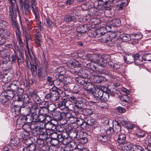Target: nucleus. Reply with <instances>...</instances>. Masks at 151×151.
<instances>
[{
  "mask_svg": "<svg viewBox=\"0 0 151 151\" xmlns=\"http://www.w3.org/2000/svg\"><path fill=\"white\" fill-rule=\"evenodd\" d=\"M91 81L95 83H100V76L92 75L90 76Z\"/></svg>",
  "mask_w": 151,
  "mask_h": 151,
  "instance_id": "cd10ccee",
  "label": "nucleus"
},
{
  "mask_svg": "<svg viewBox=\"0 0 151 151\" xmlns=\"http://www.w3.org/2000/svg\"><path fill=\"white\" fill-rule=\"evenodd\" d=\"M9 99L5 93H2L0 95V101L3 103L7 102Z\"/></svg>",
  "mask_w": 151,
  "mask_h": 151,
  "instance_id": "473e14b6",
  "label": "nucleus"
},
{
  "mask_svg": "<svg viewBox=\"0 0 151 151\" xmlns=\"http://www.w3.org/2000/svg\"><path fill=\"white\" fill-rule=\"evenodd\" d=\"M140 57L145 60L150 61L151 60V54H145L143 55L142 57L140 56Z\"/></svg>",
  "mask_w": 151,
  "mask_h": 151,
  "instance_id": "603ef678",
  "label": "nucleus"
},
{
  "mask_svg": "<svg viewBox=\"0 0 151 151\" xmlns=\"http://www.w3.org/2000/svg\"><path fill=\"white\" fill-rule=\"evenodd\" d=\"M61 115L62 116V122L63 121H65L64 123L62 122H61V124H62V125L65 124L67 122V120H69L71 122L72 121H73V118H74V116L70 113L68 112L65 113L63 111L62 112Z\"/></svg>",
  "mask_w": 151,
  "mask_h": 151,
  "instance_id": "0eeeda50",
  "label": "nucleus"
},
{
  "mask_svg": "<svg viewBox=\"0 0 151 151\" xmlns=\"http://www.w3.org/2000/svg\"><path fill=\"white\" fill-rule=\"evenodd\" d=\"M38 111L40 114L46 115L48 110L46 108L44 107L39 109Z\"/></svg>",
  "mask_w": 151,
  "mask_h": 151,
  "instance_id": "680f3d73",
  "label": "nucleus"
},
{
  "mask_svg": "<svg viewBox=\"0 0 151 151\" xmlns=\"http://www.w3.org/2000/svg\"><path fill=\"white\" fill-rule=\"evenodd\" d=\"M106 32V30L104 28H101L96 30L93 32H91V36L92 37H94L96 38H98L102 36L103 37L102 39H101V41L102 42L108 43L109 40L106 39L105 37Z\"/></svg>",
  "mask_w": 151,
  "mask_h": 151,
  "instance_id": "20e7f679",
  "label": "nucleus"
},
{
  "mask_svg": "<svg viewBox=\"0 0 151 151\" xmlns=\"http://www.w3.org/2000/svg\"><path fill=\"white\" fill-rule=\"evenodd\" d=\"M8 74L7 71H5L3 74L1 73L0 72V77L2 78L3 82L5 83H8L11 79L10 77L7 76Z\"/></svg>",
  "mask_w": 151,
  "mask_h": 151,
  "instance_id": "a211bd4d",
  "label": "nucleus"
},
{
  "mask_svg": "<svg viewBox=\"0 0 151 151\" xmlns=\"http://www.w3.org/2000/svg\"><path fill=\"white\" fill-rule=\"evenodd\" d=\"M55 81L56 85L58 86H63V84L62 79H57Z\"/></svg>",
  "mask_w": 151,
  "mask_h": 151,
  "instance_id": "e2e57ef3",
  "label": "nucleus"
},
{
  "mask_svg": "<svg viewBox=\"0 0 151 151\" xmlns=\"http://www.w3.org/2000/svg\"><path fill=\"white\" fill-rule=\"evenodd\" d=\"M39 125H38V129L39 130L43 129H45V128L47 126V123L45 122H39Z\"/></svg>",
  "mask_w": 151,
  "mask_h": 151,
  "instance_id": "5fc2aeb1",
  "label": "nucleus"
},
{
  "mask_svg": "<svg viewBox=\"0 0 151 151\" xmlns=\"http://www.w3.org/2000/svg\"><path fill=\"white\" fill-rule=\"evenodd\" d=\"M67 66L70 69L78 67L80 66L79 62L76 60H70L66 63Z\"/></svg>",
  "mask_w": 151,
  "mask_h": 151,
  "instance_id": "ddd939ff",
  "label": "nucleus"
},
{
  "mask_svg": "<svg viewBox=\"0 0 151 151\" xmlns=\"http://www.w3.org/2000/svg\"><path fill=\"white\" fill-rule=\"evenodd\" d=\"M102 122L104 124L107 125L109 124V120L108 118L107 117H104L101 120Z\"/></svg>",
  "mask_w": 151,
  "mask_h": 151,
  "instance_id": "774afa93",
  "label": "nucleus"
},
{
  "mask_svg": "<svg viewBox=\"0 0 151 151\" xmlns=\"http://www.w3.org/2000/svg\"><path fill=\"white\" fill-rule=\"evenodd\" d=\"M29 96L26 95L24 96V98H23L22 100L21 101V104L24 105V104H29L30 103V102L29 101Z\"/></svg>",
  "mask_w": 151,
  "mask_h": 151,
  "instance_id": "13d9d810",
  "label": "nucleus"
},
{
  "mask_svg": "<svg viewBox=\"0 0 151 151\" xmlns=\"http://www.w3.org/2000/svg\"><path fill=\"white\" fill-rule=\"evenodd\" d=\"M83 121V120L81 118H78L77 115L75 114L74 116L73 121H72L71 123H74L76 122H77V123L78 124V123H81Z\"/></svg>",
  "mask_w": 151,
  "mask_h": 151,
  "instance_id": "c03bdc74",
  "label": "nucleus"
},
{
  "mask_svg": "<svg viewBox=\"0 0 151 151\" xmlns=\"http://www.w3.org/2000/svg\"><path fill=\"white\" fill-rule=\"evenodd\" d=\"M106 133L107 135L111 136L113 135L114 133V130L113 128L110 127L106 130Z\"/></svg>",
  "mask_w": 151,
  "mask_h": 151,
  "instance_id": "864d4df0",
  "label": "nucleus"
},
{
  "mask_svg": "<svg viewBox=\"0 0 151 151\" xmlns=\"http://www.w3.org/2000/svg\"><path fill=\"white\" fill-rule=\"evenodd\" d=\"M132 36L134 37V39L135 40H138L142 38V36L141 34H134L132 35Z\"/></svg>",
  "mask_w": 151,
  "mask_h": 151,
  "instance_id": "338daca9",
  "label": "nucleus"
},
{
  "mask_svg": "<svg viewBox=\"0 0 151 151\" xmlns=\"http://www.w3.org/2000/svg\"><path fill=\"white\" fill-rule=\"evenodd\" d=\"M32 9L34 14L35 15V18L37 19L38 18L39 14L38 11V8L36 6H32Z\"/></svg>",
  "mask_w": 151,
  "mask_h": 151,
  "instance_id": "a19ab883",
  "label": "nucleus"
},
{
  "mask_svg": "<svg viewBox=\"0 0 151 151\" xmlns=\"http://www.w3.org/2000/svg\"><path fill=\"white\" fill-rule=\"evenodd\" d=\"M39 125V122H32L30 125V128L31 129L34 130L38 127Z\"/></svg>",
  "mask_w": 151,
  "mask_h": 151,
  "instance_id": "bf43d9fd",
  "label": "nucleus"
},
{
  "mask_svg": "<svg viewBox=\"0 0 151 151\" xmlns=\"http://www.w3.org/2000/svg\"><path fill=\"white\" fill-rule=\"evenodd\" d=\"M127 1V0H122L121 3L118 6L119 10H122L123 9V7L127 4V3L126 2Z\"/></svg>",
  "mask_w": 151,
  "mask_h": 151,
  "instance_id": "de8ad7c7",
  "label": "nucleus"
},
{
  "mask_svg": "<svg viewBox=\"0 0 151 151\" xmlns=\"http://www.w3.org/2000/svg\"><path fill=\"white\" fill-rule=\"evenodd\" d=\"M58 94L56 92L51 93V101L52 102L56 101L59 98Z\"/></svg>",
  "mask_w": 151,
  "mask_h": 151,
  "instance_id": "4c0bfd02",
  "label": "nucleus"
},
{
  "mask_svg": "<svg viewBox=\"0 0 151 151\" xmlns=\"http://www.w3.org/2000/svg\"><path fill=\"white\" fill-rule=\"evenodd\" d=\"M19 82L17 80L13 81L9 85L7 88L10 89L11 90L16 91L19 88Z\"/></svg>",
  "mask_w": 151,
  "mask_h": 151,
  "instance_id": "4468645a",
  "label": "nucleus"
},
{
  "mask_svg": "<svg viewBox=\"0 0 151 151\" xmlns=\"http://www.w3.org/2000/svg\"><path fill=\"white\" fill-rule=\"evenodd\" d=\"M55 105L53 104H51L48 107L49 110L52 111V115L54 117H55L58 119H60V122H62V116H61V113L59 110L57 109H52V107L55 108Z\"/></svg>",
  "mask_w": 151,
  "mask_h": 151,
  "instance_id": "423d86ee",
  "label": "nucleus"
},
{
  "mask_svg": "<svg viewBox=\"0 0 151 151\" xmlns=\"http://www.w3.org/2000/svg\"><path fill=\"white\" fill-rule=\"evenodd\" d=\"M65 133H63L58 134V137L57 138V140L59 142H61L65 145L68 143L69 142L68 140V137H66L65 134Z\"/></svg>",
  "mask_w": 151,
  "mask_h": 151,
  "instance_id": "9b49d317",
  "label": "nucleus"
},
{
  "mask_svg": "<svg viewBox=\"0 0 151 151\" xmlns=\"http://www.w3.org/2000/svg\"><path fill=\"white\" fill-rule=\"evenodd\" d=\"M31 36L29 34H26L25 35V38L26 39V48L27 49V51H28L29 55H30V52L29 50V48L28 44L29 43L31 42H32V40L31 39Z\"/></svg>",
  "mask_w": 151,
  "mask_h": 151,
  "instance_id": "bb28decb",
  "label": "nucleus"
},
{
  "mask_svg": "<svg viewBox=\"0 0 151 151\" xmlns=\"http://www.w3.org/2000/svg\"><path fill=\"white\" fill-rule=\"evenodd\" d=\"M8 90L6 93V96H7L9 99H14V97L15 93L14 92V91L11 90L10 89L8 88H7Z\"/></svg>",
  "mask_w": 151,
  "mask_h": 151,
  "instance_id": "c756f323",
  "label": "nucleus"
},
{
  "mask_svg": "<svg viewBox=\"0 0 151 151\" xmlns=\"http://www.w3.org/2000/svg\"><path fill=\"white\" fill-rule=\"evenodd\" d=\"M120 121L121 122L122 125L125 127L127 124H128L129 121L126 120L123 118H120Z\"/></svg>",
  "mask_w": 151,
  "mask_h": 151,
  "instance_id": "0e129e2a",
  "label": "nucleus"
},
{
  "mask_svg": "<svg viewBox=\"0 0 151 151\" xmlns=\"http://www.w3.org/2000/svg\"><path fill=\"white\" fill-rule=\"evenodd\" d=\"M83 86L85 89L87 91H92L93 87V85L91 83L88 82H85Z\"/></svg>",
  "mask_w": 151,
  "mask_h": 151,
  "instance_id": "2f4dec72",
  "label": "nucleus"
},
{
  "mask_svg": "<svg viewBox=\"0 0 151 151\" xmlns=\"http://www.w3.org/2000/svg\"><path fill=\"white\" fill-rule=\"evenodd\" d=\"M76 81L77 83L83 86V85L86 82L84 78L81 77L77 78L76 79Z\"/></svg>",
  "mask_w": 151,
  "mask_h": 151,
  "instance_id": "8fccbe9b",
  "label": "nucleus"
},
{
  "mask_svg": "<svg viewBox=\"0 0 151 151\" xmlns=\"http://www.w3.org/2000/svg\"><path fill=\"white\" fill-rule=\"evenodd\" d=\"M97 64L92 62L88 63L86 65L87 68L91 69L92 70L96 71L97 70Z\"/></svg>",
  "mask_w": 151,
  "mask_h": 151,
  "instance_id": "c85d7f7f",
  "label": "nucleus"
},
{
  "mask_svg": "<svg viewBox=\"0 0 151 151\" xmlns=\"http://www.w3.org/2000/svg\"><path fill=\"white\" fill-rule=\"evenodd\" d=\"M32 115H33L35 114L37 111H38L39 109L36 106H33L31 108L29 109Z\"/></svg>",
  "mask_w": 151,
  "mask_h": 151,
  "instance_id": "37998d69",
  "label": "nucleus"
},
{
  "mask_svg": "<svg viewBox=\"0 0 151 151\" xmlns=\"http://www.w3.org/2000/svg\"><path fill=\"white\" fill-rule=\"evenodd\" d=\"M134 145L131 142H126L122 145L121 150L123 151H129L133 149Z\"/></svg>",
  "mask_w": 151,
  "mask_h": 151,
  "instance_id": "2eb2a0df",
  "label": "nucleus"
},
{
  "mask_svg": "<svg viewBox=\"0 0 151 151\" xmlns=\"http://www.w3.org/2000/svg\"><path fill=\"white\" fill-rule=\"evenodd\" d=\"M8 25V23L5 21L0 20V29L3 30Z\"/></svg>",
  "mask_w": 151,
  "mask_h": 151,
  "instance_id": "79ce46f5",
  "label": "nucleus"
},
{
  "mask_svg": "<svg viewBox=\"0 0 151 151\" xmlns=\"http://www.w3.org/2000/svg\"><path fill=\"white\" fill-rule=\"evenodd\" d=\"M66 131L68 133V136L72 139H79L78 137V132L73 129H71L69 130V129H67Z\"/></svg>",
  "mask_w": 151,
  "mask_h": 151,
  "instance_id": "f3484780",
  "label": "nucleus"
},
{
  "mask_svg": "<svg viewBox=\"0 0 151 151\" xmlns=\"http://www.w3.org/2000/svg\"><path fill=\"white\" fill-rule=\"evenodd\" d=\"M21 32H17L16 35L17 38L19 41V45L20 47H22L23 45V42L21 37Z\"/></svg>",
  "mask_w": 151,
  "mask_h": 151,
  "instance_id": "a18cd8bd",
  "label": "nucleus"
},
{
  "mask_svg": "<svg viewBox=\"0 0 151 151\" xmlns=\"http://www.w3.org/2000/svg\"><path fill=\"white\" fill-rule=\"evenodd\" d=\"M31 96L33 100L37 104H40L41 101V99L40 96L35 92H33L31 94Z\"/></svg>",
  "mask_w": 151,
  "mask_h": 151,
  "instance_id": "4be33fe9",
  "label": "nucleus"
},
{
  "mask_svg": "<svg viewBox=\"0 0 151 151\" xmlns=\"http://www.w3.org/2000/svg\"><path fill=\"white\" fill-rule=\"evenodd\" d=\"M78 124L80 125L81 128L83 129H86L88 128V125L87 124V121L86 122H83L81 123H78Z\"/></svg>",
  "mask_w": 151,
  "mask_h": 151,
  "instance_id": "49530a36",
  "label": "nucleus"
},
{
  "mask_svg": "<svg viewBox=\"0 0 151 151\" xmlns=\"http://www.w3.org/2000/svg\"><path fill=\"white\" fill-rule=\"evenodd\" d=\"M14 98L13 100L15 101H20L21 103L23 98L22 94H18V93H16V94H15Z\"/></svg>",
  "mask_w": 151,
  "mask_h": 151,
  "instance_id": "58836bf2",
  "label": "nucleus"
},
{
  "mask_svg": "<svg viewBox=\"0 0 151 151\" xmlns=\"http://www.w3.org/2000/svg\"><path fill=\"white\" fill-rule=\"evenodd\" d=\"M100 62V66L102 67L111 66L113 63L110 61V56L108 55H102Z\"/></svg>",
  "mask_w": 151,
  "mask_h": 151,
  "instance_id": "39448f33",
  "label": "nucleus"
},
{
  "mask_svg": "<svg viewBox=\"0 0 151 151\" xmlns=\"http://www.w3.org/2000/svg\"><path fill=\"white\" fill-rule=\"evenodd\" d=\"M145 135V133L144 131L142 130H140V131L138 132L137 134V137H138L140 138L144 137Z\"/></svg>",
  "mask_w": 151,
  "mask_h": 151,
  "instance_id": "69168bd1",
  "label": "nucleus"
},
{
  "mask_svg": "<svg viewBox=\"0 0 151 151\" xmlns=\"http://www.w3.org/2000/svg\"><path fill=\"white\" fill-rule=\"evenodd\" d=\"M113 125L115 126L119 130L121 129V122L120 121V118L116 119L113 121Z\"/></svg>",
  "mask_w": 151,
  "mask_h": 151,
  "instance_id": "72a5a7b5",
  "label": "nucleus"
},
{
  "mask_svg": "<svg viewBox=\"0 0 151 151\" xmlns=\"http://www.w3.org/2000/svg\"><path fill=\"white\" fill-rule=\"evenodd\" d=\"M88 30V26L87 25H81L76 29L77 32L81 33H84Z\"/></svg>",
  "mask_w": 151,
  "mask_h": 151,
  "instance_id": "b1692460",
  "label": "nucleus"
},
{
  "mask_svg": "<svg viewBox=\"0 0 151 151\" xmlns=\"http://www.w3.org/2000/svg\"><path fill=\"white\" fill-rule=\"evenodd\" d=\"M57 105L59 107H61L63 106L67 107H68L69 106V109L71 108V106H73V105L71 103V102L69 100L65 98L62 99L58 102Z\"/></svg>",
  "mask_w": 151,
  "mask_h": 151,
  "instance_id": "6e6552de",
  "label": "nucleus"
},
{
  "mask_svg": "<svg viewBox=\"0 0 151 151\" xmlns=\"http://www.w3.org/2000/svg\"><path fill=\"white\" fill-rule=\"evenodd\" d=\"M52 133L51 132V131L49 132V135L50 136V139H57L58 137V134L54 132V131H52Z\"/></svg>",
  "mask_w": 151,
  "mask_h": 151,
  "instance_id": "09e8293b",
  "label": "nucleus"
},
{
  "mask_svg": "<svg viewBox=\"0 0 151 151\" xmlns=\"http://www.w3.org/2000/svg\"><path fill=\"white\" fill-rule=\"evenodd\" d=\"M110 24L113 27L119 26L120 25V21L118 19H114L110 22Z\"/></svg>",
  "mask_w": 151,
  "mask_h": 151,
  "instance_id": "c9c22d12",
  "label": "nucleus"
},
{
  "mask_svg": "<svg viewBox=\"0 0 151 151\" xmlns=\"http://www.w3.org/2000/svg\"><path fill=\"white\" fill-rule=\"evenodd\" d=\"M9 1L12 4V7L11 9L10 8L9 20L12 24L13 27L16 29L15 32L16 34L17 32H20L19 25L16 20V18L17 17V13L15 10V8L13 7L14 4L13 1L15 2V0H9Z\"/></svg>",
  "mask_w": 151,
  "mask_h": 151,
  "instance_id": "f03ea898",
  "label": "nucleus"
},
{
  "mask_svg": "<svg viewBox=\"0 0 151 151\" xmlns=\"http://www.w3.org/2000/svg\"><path fill=\"white\" fill-rule=\"evenodd\" d=\"M126 136L124 134L121 133L119 134L117 139V142L119 144L123 145L126 142Z\"/></svg>",
  "mask_w": 151,
  "mask_h": 151,
  "instance_id": "393cba45",
  "label": "nucleus"
},
{
  "mask_svg": "<svg viewBox=\"0 0 151 151\" xmlns=\"http://www.w3.org/2000/svg\"><path fill=\"white\" fill-rule=\"evenodd\" d=\"M109 96L108 93L104 92L103 93V97H102L101 100H102V101H103L104 102L107 101L109 100Z\"/></svg>",
  "mask_w": 151,
  "mask_h": 151,
  "instance_id": "4d7b16f0",
  "label": "nucleus"
},
{
  "mask_svg": "<svg viewBox=\"0 0 151 151\" xmlns=\"http://www.w3.org/2000/svg\"><path fill=\"white\" fill-rule=\"evenodd\" d=\"M21 5L24 6V8L28 12L30 13L32 9V6L29 5L26 0H19Z\"/></svg>",
  "mask_w": 151,
  "mask_h": 151,
  "instance_id": "dca6fc26",
  "label": "nucleus"
},
{
  "mask_svg": "<svg viewBox=\"0 0 151 151\" xmlns=\"http://www.w3.org/2000/svg\"><path fill=\"white\" fill-rule=\"evenodd\" d=\"M124 61L127 64H131L134 62L137 65H140L143 64L142 58L137 53L135 54L131 53L127 54L124 57Z\"/></svg>",
  "mask_w": 151,
  "mask_h": 151,
  "instance_id": "7ed1b4c3",
  "label": "nucleus"
},
{
  "mask_svg": "<svg viewBox=\"0 0 151 151\" xmlns=\"http://www.w3.org/2000/svg\"><path fill=\"white\" fill-rule=\"evenodd\" d=\"M133 151H144L143 147L139 145L134 144L133 148Z\"/></svg>",
  "mask_w": 151,
  "mask_h": 151,
  "instance_id": "3c124183",
  "label": "nucleus"
},
{
  "mask_svg": "<svg viewBox=\"0 0 151 151\" xmlns=\"http://www.w3.org/2000/svg\"><path fill=\"white\" fill-rule=\"evenodd\" d=\"M25 106L23 104L15 105L12 109V111L16 115H18L20 114L21 108H24Z\"/></svg>",
  "mask_w": 151,
  "mask_h": 151,
  "instance_id": "6ab92c4d",
  "label": "nucleus"
},
{
  "mask_svg": "<svg viewBox=\"0 0 151 151\" xmlns=\"http://www.w3.org/2000/svg\"><path fill=\"white\" fill-rule=\"evenodd\" d=\"M56 71L58 74L55 75V77L56 78H58L60 75H63L65 74V69L64 67H60L56 69Z\"/></svg>",
  "mask_w": 151,
  "mask_h": 151,
  "instance_id": "a878e982",
  "label": "nucleus"
},
{
  "mask_svg": "<svg viewBox=\"0 0 151 151\" xmlns=\"http://www.w3.org/2000/svg\"><path fill=\"white\" fill-rule=\"evenodd\" d=\"M50 120H47V126H50V128H47L48 129L47 132L49 131L51 132L52 133V131H54L55 129L56 128V124L55 123H53L52 122H55L54 120H52L50 121Z\"/></svg>",
  "mask_w": 151,
  "mask_h": 151,
  "instance_id": "412c9836",
  "label": "nucleus"
},
{
  "mask_svg": "<svg viewBox=\"0 0 151 151\" xmlns=\"http://www.w3.org/2000/svg\"><path fill=\"white\" fill-rule=\"evenodd\" d=\"M103 91L99 89H96L93 93V94L95 99L97 100H101L102 97L103 95Z\"/></svg>",
  "mask_w": 151,
  "mask_h": 151,
  "instance_id": "f8f14e48",
  "label": "nucleus"
},
{
  "mask_svg": "<svg viewBox=\"0 0 151 151\" xmlns=\"http://www.w3.org/2000/svg\"><path fill=\"white\" fill-rule=\"evenodd\" d=\"M121 38L124 42H127L130 40L131 39L130 35L128 34H122L121 35Z\"/></svg>",
  "mask_w": 151,
  "mask_h": 151,
  "instance_id": "e433bc0d",
  "label": "nucleus"
},
{
  "mask_svg": "<svg viewBox=\"0 0 151 151\" xmlns=\"http://www.w3.org/2000/svg\"><path fill=\"white\" fill-rule=\"evenodd\" d=\"M68 98L70 100L69 101L71 103L75 104H78L80 105L79 106L75 105H73V106H71L73 108V109H70V110H74L75 111L79 113V111H83V109L86 108V101L84 98L81 97L80 94L75 93L69 96Z\"/></svg>",
  "mask_w": 151,
  "mask_h": 151,
  "instance_id": "f257e3e1",
  "label": "nucleus"
},
{
  "mask_svg": "<svg viewBox=\"0 0 151 151\" xmlns=\"http://www.w3.org/2000/svg\"><path fill=\"white\" fill-rule=\"evenodd\" d=\"M38 118L39 122H45V123H47V120H50L51 117L48 115L40 114L39 115Z\"/></svg>",
  "mask_w": 151,
  "mask_h": 151,
  "instance_id": "5701e85b",
  "label": "nucleus"
},
{
  "mask_svg": "<svg viewBox=\"0 0 151 151\" xmlns=\"http://www.w3.org/2000/svg\"><path fill=\"white\" fill-rule=\"evenodd\" d=\"M36 148V145L34 144L29 145L26 149H24L23 151H35Z\"/></svg>",
  "mask_w": 151,
  "mask_h": 151,
  "instance_id": "f704fd0d",
  "label": "nucleus"
},
{
  "mask_svg": "<svg viewBox=\"0 0 151 151\" xmlns=\"http://www.w3.org/2000/svg\"><path fill=\"white\" fill-rule=\"evenodd\" d=\"M29 56L31 59L32 62H33V64H31L30 63L32 72V73L35 72H36L37 70V66L35 65L34 64L36 62L34 55L33 54L32 55H31L30 54V55H29Z\"/></svg>",
  "mask_w": 151,
  "mask_h": 151,
  "instance_id": "aec40b11",
  "label": "nucleus"
},
{
  "mask_svg": "<svg viewBox=\"0 0 151 151\" xmlns=\"http://www.w3.org/2000/svg\"><path fill=\"white\" fill-rule=\"evenodd\" d=\"M44 139H41L40 137L39 139H38L37 141V145L40 147H42L45 145Z\"/></svg>",
  "mask_w": 151,
  "mask_h": 151,
  "instance_id": "052dcab7",
  "label": "nucleus"
},
{
  "mask_svg": "<svg viewBox=\"0 0 151 151\" xmlns=\"http://www.w3.org/2000/svg\"><path fill=\"white\" fill-rule=\"evenodd\" d=\"M35 42L37 47H41L42 43V41L40 33L38 32L35 34Z\"/></svg>",
  "mask_w": 151,
  "mask_h": 151,
  "instance_id": "9d476101",
  "label": "nucleus"
},
{
  "mask_svg": "<svg viewBox=\"0 0 151 151\" xmlns=\"http://www.w3.org/2000/svg\"><path fill=\"white\" fill-rule=\"evenodd\" d=\"M47 128L39 130V137L46 141H47L48 139H50V136L48 134H49V131L47 132Z\"/></svg>",
  "mask_w": 151,
  "mask_h": 151,
  "instance_id": "1a4fd4ad",
  "label": "nucleus"
},
{
  "mask_svg": "<svg viewBox=\"0 0 151 151\" xmlns=\"http://www.w3.org/2000/svg\"><path fill=\"white\" fill-rule=\"evenodd\" d=\"M109 137L106 135H99L97 137V140L102 142H105L109 139Z\"/></svg>",
  "mask_w": 151,
  "mask_h": 151,
  "instance_id": "7c9ffc66",
  "label": "nucleus"
},
{
  "mask_svg": "<svg viewBox=\"0 0 151 151\" xmlns=\"http://www.w3.org/2000/svg\"><path fill=\"white\" fill-rule=\"evenodd\" d=\"M75 19V17L74 16H66L64 18V20L67 22L72 21Z\"/></svg>",
  "mask_w": 151,
  "mask_h": 151,
  "instance_id": "6e6d98bb",
  "label": "nucleus"
},
{
  "mask_svg": "<svg viewBox=\"0 0 151 151\" xmlns=\"http://www.w3.org/2000/svg\"><path fill=\"white\" fill-rule=\"evenodd\" d=\"M46 142L48 143L50 142L52 146H55L59 144V142L57 139H49Z\"/></svg>",
  "mask_w": 151,
  "mask_h": 151,
  "instance_id": "ea45409f",
  "label": "nucleus"
}]
</instances>
